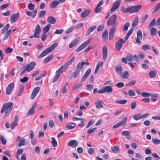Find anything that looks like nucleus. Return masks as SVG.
Instances as JSON below:
<instances>
[{
	"instance_id": "obj_42",
	"label": "nucleus",
	"mask_w": 160,
	"mask_h": 160,
	"mask_svg": "<svg viewBox=\"0 0 160 160\" xmlns=\"http://www.w3.org/2000/svg\"><path fill=\"white\" fill-rule=\"evenodd\" d=\"M81 82L76 83L72 87V89L74 91L79 88L82 85Z\"/></svg>"
},
{
	"instance_id": "obj_21",
	"label": "nucleus",
	"mask_w": 160,
	"mask_h": 160,
	"mask_svg": "<svg viewBox=\"0 0 160 160\" xmlns=\"http://www.w3.org/2000/svg\"><path fill=\"white\" fill-rule=\"evenodd\" d=\"M27 15L31 17L32 18H33L36 17L37 13V11L36 10H34L33 11V13L29 11H27L26 12Z\"/></svg>"
},
{
	"instance_id": "obj_18",
	"label": "nucleus",
	"mask_w": 160,
	"mask_h": 160,
	"mask_svg": "<svg viewBox=\"0 0 160 160\" xmlns=\"http://www.w3.org/2000/svg\"><path fill=\"white\" fill-rule=\"evenodd\" d=\"M37 103H35L30 108L29 111L28 112L27 116H29L31 115H33L34 112V108L37 106Z\"/></svg>"
},
{
	"instance_id": "obj_53",
	"label": "nucleus",
	"mask_w": 160,
	"mask_h": 160,
	"mask_svg": "<svg viewBox=\"0 0 160 160\" xmlns=\"http://www.w3.org/2000/svg\"><path fill=\"white\" fill-rule=\"evenodd\" d=\"M115 102L120 104H125L127 102V101L125 99L117 100L115 101Z\"/></svg>"
},
{
	"instance_id": "obj_61",
	"label": "nucleus",
	"mask_w": 160,
	"mask_h": 160,
	"mask_svg": "<svg viewBox=\"0 0 160 160\" xmlns=\"http://www.w3.org/2000/svg\"><path fill=\"white\" fill-rule=\"evenodd\" d=\"M9 3H8L2 5L0 6V9H4L8 7V6H9Z\"/></svg>"
},
{
	"instance_id": "obj_64",
	"label": "nucleus",
	"mask_w": 160,
	"mask_h": 160,
	"mask_svg": "<svg viewBox=\"0 0 160 160\" xmlns=\"http://www.w3.org/2000/svg\"><path fill=\"white\" fill-rule=\"evenodd\" d=\"M74 30V28L73 27H70L67 29L66 31V33L68 34L72 32Z\"/></svg>"
},
{
	"instance_id": "obj_10",
	"label": "nucleus",
	"mask_w": 160,
	"mask_h": 160,
	"mask_svg": "<svg viewBox=\"0 0 160 160\" xmlns=\"http://www.w3.org/2000/svg\"><path fill=\"white\" fill-rule=\"evenodd\" d=\"M121 1L120 0H117L113 3L112 8L111 9V11L112 12L115 11L119 7Z\"/></svg>"
},
{
	"instance_id": "obj_5",
	"label": "nucleus",
	"mask_w": 160,
	"mask_h": 160,
	"mask_svg": "<svg viewBox=\"0 0 160 160\" xmlns=\"http://www.w3.org/2000/svg\"><path fill=\"white\" fill-rule=\"evenodd\" d=\"M92 40V38H90L82 44L75 51L76 52H79L84 48Z\"/></svg>"
},
{
	"instance_id": "obj_24",
	"label": "nucleus",
	"mask_w": 160,
	"mask_h": 160,
	"mask_svg": "<svg viewBox=\"0 0 160 160\" xmlns=\"http://www.w3.org/2000/svg\"><path fill=\"white\" fill-rule=\"evenodd\" d=\"M95 104L97 109L101 108L103 107L102 102L100 100H98L97 102H95Z\"/></svg>"
},
{
	"instance_id": "obj_63",
	"label": "nucleus",
	"mask_w": 160,
	"mask_h": 160,
	"mask_svg": "<svg viewBox=\"0 0 160 160\" xmlns=\"http://www.w3.org/2000/svg\"><path fill=\"white\" fill-rule=\"evenodd\" d=\"M94 150L92 148H89L88 150V152L90 155H92L94 153Z\"/></svg>"
},
{
	"instance_id": "obj_35",
	"label": "nucleus",
	"mask_w": 160,
	"mask_h": 160,
	"mask_svg": "<svg viewBox=\"0 0 160 160\" xmlns=\"http://www.w3.org/2000/svg\"><path fill=\"white\" fill-rule=\"evenodd\" d=\"M138 16L136 17L134 19L132 23V27L133 28H135L138 25Z\"/></svg>"
},
{
	"instance_id": "obj_1",
	"label": "nucleus",
	"mask_w": 160,
	"mask_h": 160,
	"mask_svg": "<svg viewBox=\"0 0 160 160\" xmlns=\"http://www.w3.org/2000/svg\"><path fill=\"white\" fill-rule=\"evenodd\" d=\"M117 16L116 15H112L109 18L107 22L108 26H112L113 27L110 28L109 32V38L110 40H112L113 37L116 30V25Z\"/></svg>"
},
{
	"instance_id": "obj_23",
	"label": "nucleus",
	"mask_w": 160,
	"mask_h": 160,
	"mask_svg": "<svg viewBox=\"0 0 160 160\" xmlns=\"http://www.w3.org/2000/svg\"><path fill=\"white\" fill-rule=\"evenodd\" d=\"M129 73L128 71H124L122 73H121L119 76L123 79H128L129 77Z\"/></svg>"
},
{
	"instance_id": "obj_12",
	"label": "nucleus",
	"mask_w": 160,
	"mask_h": 160,
	"mask_svg": "<svg viewBox=\"0 0 160 160\" xmlns=\"http://www.w3.org/2000/svg\"><path fill=\"white\" fill-rule=\"evenodd\" d=\"M108 49L107 46L104 45L102 48L103 59L106 61L108 57Z\"/></svg>"
},
{
	"instance_id": "obj_47",
	"label": "nucleus",
	"mask_w": 160,
	"mask_h": 160,
	"mask_svg": "<svg viewBox=\"0 0 160 160\" xmlns=\"http://www.w3.org/2000/svg\"><path fill=\"white\" fill-rule=\"evenodd\" d=\"M156 23V19L155 18L152 19L150 22L149 28H151L153 26H154Z\"/></svg>"
},
{
	"instance_id": "obj_25",
	"label": "nucleus",
	"mask_w": 160,
	"mask_h": 160,
	"mask_svg": "<svg viewBox=\"0 0 160 160\" xmlns=\"http://www.w3.org/2000/svg\"><path fill=\"white\" fill-rule=\"evenodd\" d=\"M47 22L49 23V24H54L56 22V19L53 17L50 16L48 17L47 19Z\"/></svg>"
},
{
	"instance_id": "obj_19",
	"label": "nucleus",
	"mask_w": 160,
	"mask_h": 160,
	"mask_svg": "<svg viewBox=\"0 0 160 160\" xmlns=\"http://www.w3.org/2000/svg\"><path fill=\"white\" fill-rule=\"evenodd\" d=\"M91 72V69L90 68H88L87 70L84 74L82 76L81 82L84 81L86 79L88 76L90 75Z\"/></svg>"
},
{
	"instance_id": "obj_30",
	"label": "nucleus",
	"mask_w": 160,
	"mask_h": 160,
	"mask_svg": "<svg viewBox=\"0 0 160 160\" xmlns=\"http://www.w3.org/2000/svg\"><path fill=\"white\" fill-rule=\"evenodd\" d=\"M103 62L102 61H99L98 63L96 68H95L94 73H97L98 71V70L99 68L100 67H102L103 66Z\"/></svg>"
},
{
	"instance_id": "obj_37",
	"label": "nucleus",
	"mask_w": 160,
	"mask_h": 160,
	"mask_svg": "<svg viewBox=\"0 0 160 160\" xmlns=\"http://www.w3.org/2000/svg\"><path fill=\"white\" fill-rule=\"evenodd\" d=\"M79 39L77 38L74 39L69 45V48H71L74 46L78 43Z\"/></svg>"
},
{
	"instance_id": "obj_51",
	"label": "nucleus",
	"mask_w": 160,
	"mask_h": 160,
	"mask_svg": "<svg viewBox=\"0 0 160 160\" xmlns=\"http://www.w3.org/2000/svg\"><path fill=\"white\" fill-rule=\"evenodd\" d=\"M151 48L150 46L148 44H145L143 45L142 47V49L144 51L148 50Z\"/></svg>"
},
{
	"instance_id": "obj_3",
	"label": "nucleus",
	"mask_w": 160,
	"mask_h": 160,
	"mask_svg": "<svg viewBox=\"0 0 160 160\" xmlns=\"http://www.w3.org/2000/svg\"><path fill=\"white\" fill-rule=\"evenodd\" d=\"M58 45L57 42H55L51 45L48 48L44 50L38 56L39 58H41L45 56L50 52L52 51Z\"/></svg>"
},
{
	"instance_id": "obj_4",
	"label": "nucleus",
	"mask_w": 160,
	"mask_h": 160,
	"mask_svg": "<svg viewBox=\"0 0 160 160\" xmlns=\"http://www.w3.org/2000/svg\"><path fill=\"white\" fill-rule=\"evenodd\" d=\"M75 60V57H73L70 60L67 61L64 65L62 66L59 69L61 71V72L62 73L65 71L68 68V66L71 65L72 62H74Z\"/></svg>"
},
{
	"instance_id": "obj_31",
	"label": "nucleus",
	"mask_w": 160,
	"mask_h": 160,
	"mask_svg": "<svg viewBox=\"0 0 160 160\" xmlns=\"http://www.w3.org/2000/svg\"><path fill=\"white\" fill-rule=\"evenodd\" d=\"M27 144V142H26V140L24 138L21 139L19 142H18V147H20L21 146H23Z\"/></svg>"
},
{
	"instance_id": "obj_56",
	"label": "nucleus",
	"mask_w": 160,
	"mask_h": 160,
	"mask_svg": "<svg viewBox=\"0 0 160 160\" xmlns=\"http://www.w3.org/2000/svg\"><path fill=\"white\" fill-rule=\"evenodd\" d=\"M130 25V24L129 23H127L124 24L123 26V31H127L128 29V27Z\"/></svg>"
},
{
	"instance_id": "obj_32",
	"label": "nucleus",
	"mask_w": 160,
	"mask_h": 160,
	"mask_svg": "<svg viewBox=\"0 0 160 160\" xmlns=\"http://www.w3.org/2000/svg\"><path fill=\"white\" fill-rule=\"evenodd\" d=\"M18 119L15 117L14 121L12 122L11 125V129H14L15 127L18 125Z\"/></svg>"
},
{
	"instance_id": "obj_6",
	"label": "nucleus",
	"mask_w": 160,
	"mask_h": 160,
	"mask_svg": "<svg viewBox=\"0 0 160 160\" xmlns=\"http://www.w3.org/2000/svg\"><path fill=\"white\" fill-rule=\"evenodd\" d=\"M130 13L131 14L138 12L141 8L142 5L140 4L129 6Z\"/></svg>"
},
{
	"instance_id": "obj_26",
	"label": "nucleus",
	"mask_w": 160,
	"mask_h": 160,
	"mask_svg": "<svg viewBox=\"0 0 160 160\" xmlns=\"http://www.w3.org/2000/svg\"><path fill=\"white\" fill-rule=\"evenodd\" d=\"M84 65V62L82 61L81 62H79L76 68H78V69L79 71L80 70L81 71H83L84 69L83 67Z\"/></svg>"
},
{
	"instance_id": "obj_45",
	"label": "nucleus",
	"mask_w": 160,
	"mask_h": 160,
	"mask_svg": "<svg viewBox=\"0 0 160 160\" xmlns=\"http://www.w3.org/2000/svg\"><path fill=\"white\" fill-rule=\"evenodd\" d=\"M51 139V143L52 146L54 147H56L57 146V142L56 139L54 137H52Z\"/></svg>"
},
{
	"instance_id": "obj_14",
	"label": "nucleus",
	"mask_w": 160,
	"mask_h": 160,
	"mask_svg": "<svg viewBox=\"0 0 160 160\" xmlns=\"http://www.w3.org/2000/svg\"><path fill=\"white\" fill-rule=\"evenodd\" d=\"M40 89V88L39 87H37L33 89L31 96V99H33L35 98L39 91Z\"/></svg>"
},
{
	"instance_id": "obj_62",
	"label": "nucleus",
	"mask_w": 160,
	"mask_h": 160,
	"mask_svg": "<svg viewBox=\"0 0 160 160\" xmlns=\"http://www.w3.org/2000/svg\"><path fill=\"white\" fill-rule=\"evenodd\" d=\"M141 94L143 97H149L150 96V93L146 92H143Z\"/></svg>"
},
{
	"instance_id": "obj_39",
	"label": "nucleus",
	"mask_w": 160,
	"mask_h": 160,
	"mask_svg": "<svg viewBox=\"0 0 160 160\" xmlns=\"http://www.w3.org/2000/svg\"><path fill=\"white\" fill-rule=\"evenodd\" d=\"M157 73V71L155 70H154L150 72L149 73V74L150 75V77L152 78L156 76Z\"/></svg>"
},
{
	"instance_id": "obj_33",
	"label": "nucleus",
	"mask_w": 160,
	"mask_h": 160,
	"mask_svg": "<svg viewBox=\"0 0 160 160\" xmlns=\"http://www.w3.org/2000/svg\"><path fill=\"white\" fill-rule=\"evenodd\" d=\"M59 4V2L58 1H54L50 4L49 7L51 8H54Z\"/></svg>"
},
{
	"instance_id": "obj_46",
	"label": "nucleus",
	"mask_w": 160,
	"mask_h": 160,
	"mask_svg": "<svg viewBox=\"0 0 160 160\" xmlns=\"http://www.w3.org/2000/svg\"><path fill=\"white\" fill-rule=\"evenodd\" d=\"M157 30L155 28H152L150 30V33L151 36H154L157 33Z\"/></svg>"
},
{
	"instance_id": "obj_7",
	"label": "nucleus",
	"mask_w": 160,
	"mask_h": 160,
	"mask_svg": "<svg viewBox=\"0 0 160 160\" xmlns=\"http://www.w3.org/2000/svg\"><path fill=\"white\" fill-rule=\"evenodd\" d=\"M128 118L127 117H125L123 119V120L118 123L112 126L113 128H118L121 126H124L126 123L127 121Z\"/></svg>"
},
{
	"instance_id": "obj_60",
	"label": "nucleus",
	"mask_w": 160,
	"mask_h": 160,
	"mask_svg": "<svg viewBox=\"0 0 160 160\" xmlns=\"http://www.w3.org/2000/svg\"><path fill=\"white\" fill-rule=\"evenodd\" d=\"M29 80V78L27 77H24L22 78H21L20 80V82H25L28 81Z\"/></svg>"
},
{
	"instance_id": "obj_16",
	"label": "nucleus",
	"mask_w": 160,
	"mask_h": 160,
	"mask_svg": "<svg viewBox=\"0 0 160 160\" xmlns=\"http://www.w3.org/2000/svg\"><path fill=\"white\" fill-rule=\"evenodd\" d=\"M19 16V14L18 13H16L11 16L10 20L11 23H12L16 21Z\"/></svg>"
},
{
	"instance_id": "obj_11",
	"label": "nucleus",
	"mask_w": 160,
	"mask_h": 160,
	"mask_svg": "<svg viewBox=\"0 0 160 160\" xmlns=\"http://www.w3.org/2000/svg\"><path fill=\"white\" fill-rule=\"evenodd\" d=\"M14 87V83L12 82L10 83L6 89V94L7 95H10L12 92Z\"/></svg>"
},
{
	"instance_id": "obj_27",
	"label": "nucleus",
	"mask_w": 160,
	"mask_h": 160,
	"mask_svg": "<svg viewBox=\"0 0 160 160\" xmlns=\"http://www.w3.org/2000/svg\"><path fill=\"white\" fill-rule=\"evenodd\" d=\"M75 124L72 122H69L67 123L66 126L65 128L68 129H73L75 127V126H73L72 125Z\"/></svg>"
},
{
	"instance_id": "obj_28",
	"label": "nucleus",
	"mask_w": 160,
	"mask_h": 160,
	"mask_svg": "<svg viewBox=\"0 0 160 160\" xmlns=\"http://www.w3.org/2000/svg\"><path fill=\"white\" fill-rule=\"evenodd\" d=\"M60 72H61V71L59 69L56 71L55 78L53 80L52 82H54L59 78L60 75Z\"/></svg>"
},
{
	"instance_id": "obj_29",
	"label": "nucleus",
	"mask_w": 160,
	"mask_h": 160,
	"mask_svg": "<svg viewBox=\"0 0 160 160\" xmlns=\"http://www.w3.org/2000/svg\"><path fill=\"white\" fill-rule=\"evenodd\" d=\"M96 27L97 26L96 25L90 27L88 30L86 35V36L89 35L91 32H93L96 29Z\"/></svg>"
},
{
	"instance_id": "obj_15",
	"label": "nucleus",
	"mask_w": 160,
	"mask_h": 160,
	"mask_svg": "<svg viewBox=\"0 0 160 160\" xmlns=\"http://www.w3.org/2000/svg\"><path fill=\"white\" fill-rule=\"evenodd\" d=\"M36 65V63L34 62H32L30 63L26 67L27 71L29 72L33 69Z\"/></svg>"
},
{
	"instance_id": "obj_58",
	"label": "nucleus",
	"mask_w": 160,
	"mask_h": 160,
	"mask_svg": "<svg viewBox=\"0 0 160 160\" xmlns=\"http://www.w3.org/2000/svg\"><path fill=\"white\" fill-rule=\"evenodd\" d=\"M152 142L155 144H158L160 143V140L156 138H154L152 139Z\"/></svg>"
},
{
	"instance_id": "obj_54",
	"label": "nucleus",
	"mask_w": 160,
	"mask_h": 160,
	"mask_svg": "<svg viewBox=\"0 0 160 160\" xmlns=\"http://www.w3.org/2000/svg\"><path fill=\"white\" fill-rule=\"evenodd\" d=\"M133 118L136 120L141 119V115L139 113L133 116Z\"/></svg>"
},
{
	"instance_id": "obj_13",
	"label": "nucleus",
	"mask_w": 160,
	"mask_h": 160,
	"mask_svg": "<svg viewBox=\"0 0 160 160\" xmlns=\"http://www.w3.org/2000/svg\"><path fill=\"white\" fill-rule=\"evenodd\" d=\"M41 32V28L39 24H37L34 30V36L36 37V38H39V34Z\"/></svg>"
},
{
	"instance_id": "obj_52",
	"label": "nucleus",
	"mask_w": 160,
	"mask_h": 160,
	"mask_svg": "<svg viewBox=\"0 0 160 160\" xmlns=\"http://www.w3.org/2000/svg\"><path fill=\"white\" fill-rule=\"evenodd\" d=\"M128 95L131 97H133L136 95V93L132 89H130L128 91Z\"/></svg>"
},
{
	"instance_id": "obj_59",
	"label": "nucleus",
	"mask_w": 160,
	"mask_h": 160,
	"mask_svg": "<svg viewBox=\"0 0 160 160\" xmlns=\"http://www.w3.org/2000/svg\"><path fill=\"white\" fill-rule=\"evenodd\" d=\"M13 51L12 48L8 47L6 48L5 50V52L6 53H9L11 52H12Z\"/></svg>"
},
{
	"instance_id": "obj_9",
	"label": "nucleus",
	"mask_w": 160,
	"mask_h": 160,
	"mask_svg": "<svg viewBox=\"0 0 160 160\" xmlns=\"http://www.w3.org/2000/svg\"><path fill=\"white\" fill-rule=\"evenodd\" d=\"M122 39H120L118 40L115 44L116 49L118 51H120L121 49L124 42Z\"/></svg>"
},
{
	"instance_id": "obj_41",
	"label": "nucleus",
	"mask_w": 160,
	"mask_h": 160,
	"mask_svg": "<svg viewBox=\"0 0 160 160\" xmlns=\"http://www.w3.org/2000/svg\"><path fill=\"white\" fill-rule=\"evenodd\" d=\"M105 92L107 93H110L112 91V88L110 86H106L104 87Z\"/></svg>"
},
{
	"instance_id": "obj_48",
	"label": "nucleus",
	"mask_w": 160,
	"mask_h": 160,
	"mask_svg": "<svg viewBox=\"0 0 160 160\" xmlns=\"http://www.w3.org/2000/svg\"><path fill=\"white\" fill-rule=\"evenodd\" d=\"M122 134L123 135H125V137L127 139L129 138V136L130 134L129 132L128 131H123L122 132Z\"/></svg>"
},
{
	"instance_id": "obj_43",
	"label": "nucleus",
	"mask_w": 160,
	"mask_h": 160,
	"mask_svg": "<svg viewBox=\"0 0 160 160\" xmlns=\"http://www.w3.org/2000/svg\"><path fill=\"white\" fill-rule=\"evenodd\" d=\"M130 7H128L127 8H126L124 7H122L120 9L121 11L123 13H125L128 12L130 13Z\"/></svg>"
},
{
	"instance_id": "obj_50",
	"label": "nucleus",
	"mask_w": 160,
	"mask_h": 160,
	"mask_svg": "<svg viewBox=\"0 0 160 160\" xmlns=\"http://www.w3.org/2000/svg\"><path fill=\"white\" fill-rule=\"evenodd\" d=\"M0 140L1 143L3 145H6V140L3 136L2 135L0 137Z\"/></svg>"
},
{
	"instance_id": "obj_8",
	"label": "nucleus",
	"mask_w": 160,
	"mask_h": 160,
	"mask_svg": "<svg viewBox=\"0 0 160 160\" xmlns=\"http://www.w3.org/2000/svg\"><path fill=\"white\" fill-rule=\"evenodd\" d=\"M137 37L135 38L136 42L140 44L141 43L140 40H142V31L141 30H138L137 32Z\"/></svg>"
},
{
	"instance_id": "obj_57",
	"label": "nucleus",
	"mask_w": 160,
	"mask_h": 160,
	"mask_svg": "<svg viewBox=\"0 0 160 160\" xmlns=\"http://www.w3.org/2000/svg\"><path fill=\"white\" fill-rule=\"evenodd\" d=\"M64 30L63 29L56 30L54 32V34H60L62 33Z\"/></svg>"
},
{
	"instance_id": "obj_44",
	"label": "nucleus",
	"mask_w": 160,
	"mask_h": 160,
	"mask_svg": "<svg viewBox=\"0 0 160 160\" xmlns=\"http://www.w3.org/2000/svg\"><path fill=\"white\" fill-rule=\"evenodd\" d=\"M11 32V30H9L7 31L5 34L4 35V37H3L2 39L3 40H5L8 38V36L10 35Z\"/></svg>"
},
{
	"instance_id": "obj_49",
	"label": "nucleus",
	"mask_w": 160,
	"mask_h": 160,
	"mask_svg": "<svg viewBox=\"0 0 160 160\" xmlns=\"http://www.w3.org/2000/svg\"><path fill=\"white\" fill-rule=\"evenodd\" d=\"M46 12V11L45 10L41 11L38 14V17L41 18L45 15Z\"/></svg>"
},
{
	"instance_id": "obj_34",
	"label": "nucleus",
	"mask_w": 160,
	"mask_h": 160,
	"mask_svg": "<svg viewBox=\"0 0 160 160\" xmlns=\"http://www.w3.org/2000/svg\"><path fill=\"white\" fill-rule=\"evenodd\" d=\"M112 151L114 153H118L120 151L119 147L118 146H114L111 147Z\"/></svg>"
},
{
	"instance_id": "obj_36",
	"label": "nucleus",
	"mask_w": 160,
	"mask_h": 160,
	"mask_svg": "<svg viewBox=\"0 0 160 160\" xmlns=\"http://www.w3.org/2000/svg\"><path fill=\"white\" fill-rule=\"evenodd\" d=\"M51 27V25L50 24H48L46 26L44 27L43 29V33H46L48 32Z\"/></svg>"
},
{
	"instance_id": "obj_22",
	"label": "nucleus",
	"mask_w": 160,
	"mask_h": 160,
	"mask_svg": "<svg viewBox=\"0 0 160 160\" xmlns=\"http://www.w3.org/2000/svg\"><path fill=\"white\" fill-rule=\"evenodd\" d=\"M115 71L116 73L119 75L123 71V68L120 65H116L115 67Z\"/></svg>"
},
{
	"instance_id": "obj_40",
	"label": "nucleus",
	"mask_w": 160,
	"mask_h": 160,
	"mask_svg": "<svg viewBox=\"0 0 160 160\" xmlns=\"http://www.w3.org/2000/svg\"><path fill=\"white\" fill-rule=\"evenodd\" d=\"M53 57V55H51L47 58L43 60L42 62V63L44 64H46L49 61H50L52 58Z\"/></svg>"
},
{
	"instance_id": "obj_20",
	"label": "nucleus",
	"mask_w": 160,
	"mask_h": 160,
	"mask_svg": "<svg viewBox=\"0 0 160 160\" xmlns=\"http://www.w3.org/2000/svg\"><path fill=\"white\" fill-rule=\"evenodd\" d=\"M91 12V10L89 9L86 10L81 13L80 16L82 18H85L90 14Z\"/></svg>"
},
{
	"instance_id": "obj_17",
	"label": "nucleus",
	"mask_w": 160,
	"mask_h": 160,
	"mask_svg": "<svg viewBox=\"0 0 160 160\" xmlns=\"http://www.w3.org/2000/svg\"><path fill=\"white\" fill-rule=\"evenodd\" d=\"M68 146L69 147H74L78 146V142L75 140H72L69 141L68 143Z\"/></svg>"
},
{
	"instance_id": "obj_38",
	"label": "nucleus",
	"mask_w": 160,
	"mask_h": 160,
	"mask_svg": "<svg viewBox=\"0 0 160 160\" xmlns=\"http://www.w3.org/2000/svg\"><path fill=\"white\" fill-rule=\"evenodd\" d=\"M108 32L107 30H105L102 34V38L103 40H106L108 38Z\"/></svg>"
},
{
	"instance_id": "obj_55",
	"label": "nucleus",
	"mask_w": 160,
	"mask_h": 160,
	"mask_svg": "<svg viewBox=\"0 0 160 160\" xmlns=\"http://www.w3.org/2000/svg\"><path fill=\"white\" fill-rule=\"evenodd\" d=\"M28 7L30 10H33L35 8V6L32 3H29L28 5Z\"/></svg>"
},
{
	"instance_id": "obj_2",
	"label": "nucleus",
	"mask_w": 160,
	"mask_h": 160,
	"mask_svg": "<svg viewBox=\"0 0 160 160\" xmlns=\"http://www.w3.org/2000/svg\"><path fill=\"white\" fill-rule=\"evenodd\" d=\"M13 105V103L10 102L5 103L3 105L1 110V113H3L5 112L4 116V118L8 117L11 111Z\"/></svg>"
}]
</instances>
